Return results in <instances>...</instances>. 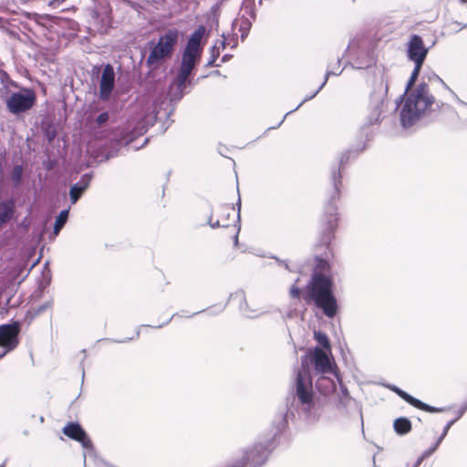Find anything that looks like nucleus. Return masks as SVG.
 <instances>
[{"label": "nucleus", "mask_w": 467, "mask_h": 467, "mask_svg": "<svg viewBox=\"0 0 467 467\" xmlns=\"http://www.w3.org/2000/svg\"><path fill=\"white\" fill-rule=\"evenodd\" d=\"M35 100V93L31 89L26 88L20 92L12 93L6 100V106L11 113L18 114L31 109Z\"/></svg>", "instance_id": "12"}, {"label": "nucleus", "mask_w": 467, "mask_h": 467, "mask_svg": "<svg viewBox=\"0 0 467 467\" xmlns=\"http://www.w3.org/2000/svg\"><path fill=\"white\" fill-rule=\"evenodd\" d=\"M15 211L16 205L13 201L0 202V228L13 218Z\"/></svg>", "instance_id": "21"}, {"label": "nucleus", "mask_w": 467, "mask_h": 467, "mask_svg": "<svg viewBox=\"0 0 467 467\" xmlns=\"http://www.w3.org/2000/svg\"><path fill=\"white\" fill-rule=\"evenodd\" d=\"M440 444H441V442H438V440H437L436 442L431 448H429L422 453L421 457L418 461V463H420L423 459L431 456L438 449Z\"/></svg>", "instance_id": "31"}, {"label": "nucleus", "mask_w": 467, "mask_h": 467, "mask_svg": "<svg viewBox=\"0 0 467 467\" xmlns=\"http://www.w3.org/2000/svg\"><path fill=\"white\" fill-rule=\"evenodd\" d=\"M90 181L91 174L85 173L81 176L79 182L70 187L69 197L72 204H75L86 192L89 186Z\"/></svg>", "instance_id": "19"}, {"label": "nucleus", "mask_w": 467, "mask_h": 467, "mask_svg": "<svg viewBox=\"0 0 467 467\" xmlns=\"http://www.w3.org/2000/svg\"><path fill=\"white\" fill-rule=\"evenodd\" d=\"M406 53L408 59L414 63V68L406 85L404 95L400 96L397 102H401L406 95L400 110V119L403 128H410L431 112L434 106L438 105L435 98L430 92L429 85L424 81L425 77L412 88L429 53V48L425 47L420 36L416 34L410 36L407 43Z\"/></svg>", "instance_id": "1"}, {"label": "nucleus", "mask_w": 467, "mask_h": 467, "mask_svg": "<svg viewBox=\"0 0 467 467\" xmlns=\"http://www.w3.org/2000/svg\"><path fill=\"white\" fill-rule=\"evenodd\" d=\"M109 115L108 112H102L100 113L98 117H97V123L99 125H102L104 123H106L108 120H109Z\"/></svg>", "instance_id": "34"}, {"label": "nucleus", "mask_w": 467, "mask_h": 467, "mask_svg": "<svg viewBox=\"0 0 467 467\" xmlns=\"http://www.w3.org/2000/svg\"><path fill=\"white\" fill-rule=\"evenodd\" d=\"M394 431L399 435H405L411 431V422L409 419L400 417L394 420Z\"/></svg>", "instance_id": "22"}, {"label": "nucleus", "mask_w": 467, "mask_h": 467, "mask_svg": "<svg viewBox=\"0 0 467 467\" xmlns=\"http://www.w3.org/2000/svg\"><path fill=\"white\" fill-rule=\"evenodd\" d=\"M309 366L313 367L314 372L317 375L330 374L336 377L331 351H325L322 348L316 347L308 349L306 355L301 358V368L295 375L294 383L296 381L300 374H305L308 378L311 385V391H313V379L309 371Z\"/></svg>", "instance_id": "7"}, {"label": "nucleus", "mask_w": 467, "mask_h": 467, "mask_svg": "<svg viewBox=\"0 0 467 467\" xmlns=\"http://www.w3.org/2000/svg\"><path fill=\"white\" fill-rule=\"evenodd\" d=\"M317 262V270L305 287L303 298L306 302L313 303L321 309L327 317L333 318L338 310L337 300L333 293L331 278L322 273L328 268V264L323 259H319Z\"/></svg>", "instance_id": "3"}, {"label": "nucleus", "mask_w": 467, "mask_h": 467, "mask_svg": "<svg viewBox=\"0 0 467 467\" xmlns=\"http://www.w3.org/2000/svg\"><path fill=\"white\" fill-rule=\"evenodd\" d=\"M413 407L415 408H418L420 410H422L424 411H427V412H441L444 410V409L442 408H436V407H432L431 405H428L424 402H422L421 400H418V399H414L412 404H411Z\"/></svg>", "instance_id": "26"}, {"label": "nucleus", "mask_w": 467, "mask_h": 467, "mask_svg": "<svg viewBox=\"0 0 467 467\" xmlns=\"http://www.w3.org/2000/svg\"><path fill=\"white\" fill-rule=\"evenodd\" d=\"M388 388L393 392H395L398 396H400L402 400L407 401L409 404H412L415 399L414 397H412L411 395H410L409 393H407L406 391L402 390L401 389L398 388L395 385H388Z\"/></svg>", "instance_id": "27"}, {"label": "nucleus", "mask_w": 467, "mask_h": 467, "mask_svg": "<svg viewBox=\"0 0 467 467\" xmlns=\"http://www.w3.org/2000/svg\"><path fill=\"white\" fill-rule=\"evenodd\" d=\"M158 114L159 111H156L154 115L148 116L139 120L134 126L133 130L123 137V140L125 141V143L129 145L135 140V138L140 137L146 133L148 128L153 125L154 121L157 119Z\"/></svg>", "instance_id": "17"}, {"label": "nucleus", "mask_w": 467, "mask_h": 467, "mask_svg": "<svg viewBox=\"0 0 467 467\" xmlns=\"http://www.w3.org/2000/svg\"><path fill=\"white\" fill-rule=\"evenodd\" d=\"M249 29H250V23L247 21L245 22V26H241L240 31L242 32V34H241L242 40H244L247 36Z\"/></svg>", "instance_id": "36"}, {"label": "nucleus", "mask_w": 467, "mask_h": 467, "mask_svg": "<svg viewBox=\"0 0 467 467\" xmlns=\"http://www.w3.org/2000/svg\"><path fill=\"white\" fill-rule=\"evenodd\" d=\"M340 59H337V61L334 64V65H329L328 67H327V70L328 69H333L335 71H339L341 70V72L343 71V68H340Z\"/></svg>", "instance_id": "39"}, {"label": "nucleus", "mask_w": 467, "mask_h": 467, "mask_svg": "<svg viewBox=\"0 0 467 467\" xmlns=\"http://www.w3.org/2000/svg\"><path fill=\"white\" fill-rule=\"evenodd\" d=\"M340 74H341V70H339V71H335V70H333V69H328V70H327L326 75H325V79H324V81L322 82V84L319 86V88H317V89L313 94H308V96H306V98H305V99H304L299 103V105H298L296 109H294L293 110L288 111V112L284 116V118L282 119V120L277 124V126H276V127H271L270 129H276V128H278V127H279V126L284 122V120H285V119L286 118V116H287V115H289L290 113H292V112H294V111L297 110V109H299V108H300V107H301L305 102H306V101H308V100H310V99H314V98H315V97L319 93V91H320V90L325 87V85L327 84V79H328V78H329L330 76H338V75H340Z\"/></svg>", "instance_id": "20"}, {"label": "nucleus", "mask_w": 467, "mask_h": 467, "mask_svg": "<svg viewBox=\"0 0 467 467\" xmlns=\"http://www.w3.org/2000/svg\"><path fill=\"white\" fill-rule=\"evenodd\" d=\"M5 462H3L0 467H5Z\"/></svg>", "instance_id": "53"}, {"label": "nucleus", "mask_w": 467, "mask_h": 467, "mask_svg": "<svg viewBox=\"0 0 467 467\" xmlns=\"http://www.w3.org/2000/svg\"><path fill=\"white\" fill-rule=\"evenodd\" d=\"M300 294H301V291H300V289L298 287H296V285H293L291 287L290 295H291L292 297L297 298V297H299Z\"/></svg>", "instance_id": "38"}, {"label": "nucleus", "mask_w": 467, "mask_h": 467, "mask_svg": "<svg viewBox=\"0 0 467 467\" xmlns=\"http://www.w3.org/2000/svg\"><path fill=\"white\" fill-rule=\"evenodd\" d=\"M84 462H86V454L83 455Z\"/></svg>", "instance_id": "54"}, {"label": "nucleus", "mask_w": 467, "mask_h": 467, "mask_svg": "<svg viewBox=\"0 0 467 467\" xmlns=\"http://www.w3.org/2000/svg\"><path fill=\"white\" fill-rule=\"evenodd\" d=\"M285 267L288 269V265L286 263H283Z\"/></svg>", "instance_id": "52"}, {"label": "nucleus", "mask_w": 467, "mask_h": 467, "mask_svg": "<svg viewBox=\"0 0 467 467\" xmlns=\"http://www.w3.org/2000/svg\"><path fill=\"white\" fill-rule=\"evenodd\" d=\"M222 47L221 45L219 44V41H217L211 48V58L209 59V61L207 62V67H213L214 66V63L216 61V59L218 58V57L220 56V51H221Z\"/></svg>", "instance_id": "28"}, {"label": "nucleus", "mask_w": 467, "mask_h": 467, "mask_svg": "<svg viewBox=\"0 0 467 467\" xmlns=\"http://www.w3.org/2000/svg\"><path fill=\"white\" fill-rule=\"evenodd\" d=\"M69 214V209L62 210L56 218V222L54 224V234L57 235L61 229L66 224Z\"/></svg>", "instance_id": "23"}, {"label": "nucleus", "mask_w": 467, "mask_h": 467, "mask_svg": "<svg viewBox=\"0 0 467 467\" xmlns=\"http://www.w3.org/2000/svg\"><path fill=\"white\" fill-rule=\"evenodd\" d=\"M7 352H8V351H7V348H5V351H3L2 353H0V358H1L2 357H4Z\"/></svg>", "instance_id": "49"}, {"label": "nucleus", "mask_w": 467, "mask_h": 467, "mask_svg": "<svg viewBox=\"0 0 467 467\" xmlns=\"http://www.w3.org/2000/svg\"><path fill=\"white\" fill-rule=\"evenodd\" d=\"M52 303L50 301L46 302L45 304L39 306L36 310V314L39 315L43 313L47 308L51 307Z\"/></svg>", "instance_id": "37"}, {"label": "nucleus", "mask_w": 467, "mask_h": 467, "mask_svg": "<svg viewBox=\"0 0 467 467\" xmlns=\"http://www.w3.org/2000/svg\"><path fill=\"white\" fill-rule=\"evenodd\" d=\"M205 34L203 26H198L190 36L182 52L180 69L175 78V84L180 90L185 87L186 81L201 58L202 53V39Z\"/></svg>", "instance_id": "6"}, {"label": "nucleus", "mask_w": 467, "mask_h": 467, "mask_svg": "<svg viewBox=\"0 0 467 467\" xmlns=\"http://www.w3.org/2000/svg\"><path fill=\"white\" fill-rule=\"evenodd\" d=\"M335 379L338 380L337 374L336 377L330 374H319V377L316 379L315 387L321 396L317 395L314 391L313 393L322 401V408L326 402V397L336 390Z\"/></svg>", "instance_id": "15"}, {"label": "nucleus", "mask_w": 467, "mask_h": 467, "mask_svg": "<svg viewBox=\"0 0 467 467\" xmlns=\"http://www.w3.org/2000/svg\"><path fill=\"white\" fill-rule=\"evenodd\" d=\"M140 327H139L137 332H136V337H138L140 336Z\"/></svg>", "instance_id": "50"}, {"label": "nucleus", "mask_w": 467, "mask_h": 467, "mask_svg": "<svg viewBox=\"0 0 467 467\" xmlns=\"http://www.w3.org/2000/svg\"><path fill=\"white\" fill-rule=\"evenodd\" d=\"M427 78L429 81H437L441 83L445 88L450 89L447 84L437 74L431 73Z\"/></svg>", "instance_id": "33"}, {"label": "nucleus", "mask_w": 467, "mask_h": 467, "mask_svg": "<svg viewBox=\"0 0 467 467\" xmlns=\"http://www.w3.org/2000/svg\"><path fill=\"white\" fill-rule=\"evenodd\" d=\"M315 340L323 348L325 351H331L330 342L326 333L321 331L314 332Z\"/></svg>", "instance_id": "24"}, {"label": "nucleus", "mask_w": 467, "mask_h": 467, "mask_svg": "<svg viewBox=\"0 0 467 467\" xmlns=\"http://www.w3.org/2000/svg\"><path fill=\"white\" fill-rule=\"evenodd\" d=\"M467 410V403L463 404L460 410H458V413H457V417L455 419H457V420L462 417V415L465 413V411Z\"/></svg>", "instance_id": "40"}, {"label": "nucleus", "mask_w": 467, "mask_h": 467, "mask_svg": "<svg viewBox=\"0 0 467 467\" xmlns=\"http://www.w3.org/2000/svg\"><path fill=\"white\" fill-rule=\"evenodd\" d=\"M176 316H180V317H183V315H181V314H174L171 318H169L164 324H161V325H159V326H154L153 327H157V328H161L164 325H167L171 319L172 317H176Z\"/></svg>", "instance_id": "41"}, {"label": "nucleus", "mask_w": 467, "mask_h": 467, "mask_svg": "<svg viewBox=\"0 0 467 467\" xmlns=\"http://www.w3.org/2000/svg\"><path fill=\"white\" fill-rule=\"evenodd\" d=\"M460 2H461L462 4H465V3L467 2V0H460Z\"/></svg>", "instance_id": "51"}, {"label": "nucleus", "mask_w": 467, "mask_h": 467, "mask_svg": "<svg viewBox=\"0 0 467 467\" xmlns=\"http://www.w3.org/2000/svg\"><path fill=\"white\" fill-rule=\"evenodd\" d=\"M147 142H148V139H145V140H144L143 144H142V145H140V146H136V147H135V149H136V150H138V149L141 148V147H142L143 145H145Z\"/></svg>", "instance_id": "46"}, {"label": "nucleus", "mask_w": 467, "mask_h": 467, "mask_svg": "<svg viewBox=\"0 0 467 467\" xmlns=\"http://www.w3.org/2000/svg\"><path fill=\"white\" fill-rule=\"evenodd\" d=\"M346 56L354 68L365 69L376 64L372 45L364 37L351 39L346 49Z\"/></svg>", "instance_id": "8"}, {"label": "nucleus", "mask_w": 467, "mask_h": 467, "mask_svg": "<svg viewBox=\"0 0 467 467\" xmlns=\"http://www.w3.org/2000/svg\"><path fill=\"white\" fill-rule=\"evenodd\" d=\"M223 39L218 40L219 44L221 45L222 48H225L226 46L231 47V48H234L238 45V39L236 34H223L222 35Z\"/></svg>", "instance_id": "25"}, {"label": "nucleus", "mask_w": 467, "mask_h": 467, "mask_svg": "<svg viewBox=\"0 0 467 467\" xmlns=\"http://www.w3.org/2000/svg\"><path fill=\"white\" fill-rule=\"evenodd\" d=\"M208 224L213 229H215V228H218V227H226L227 226V224L221 223L219 220L213 221L212 215L208 219Z\"/></svg>", "instance_id": "35"}, {"label": "nucleus", "mask_w": 467, "mask_h": 467, "mask_svg": "<svg viewBox=\"0 0 467 467\" xmlns=\"http://www.w3.org/2000/svg\"><path fill=\"white\" fill-rule=\"evenodd\" d=\"M349 152H343L338 160V163L331 168L330 182L332 190L328 193V198L324 204L323 213L321 215L322 236L321 243L328 245L334 237V232L338 223L337 202L340 200L342 188V166L348 161Z\"/></svg>", "instance_id": "4"}, {"label": "nucleus", "mask_w": 467, "mask_h": 467, "mask_svg": "<svg viewBox=\"0 0 467 467\" xmlns=\"http://www.w3.org/2000/svg\"><path fill=\"white\" fill-rule=\"evenodd\" d=\"M23 176V167L21 165H16L13 168L11 178L16 184H20Z\"/></svg>", "instance_id": "30"}, {"label": "nucleus", "mask_w": 467, "mask_h": 467, "mask_svg": "<svg viewBox=\"0 0 467 467\" xmlns=\"http://www.w3.org/2000/svg\"><path fill=\"white\" fill-rule=\"evenodd\" d=\"M133 338H134V337H130V338H127V339H123V340H118L117 342H118V343H126V342H128V341H130V340H132Z\"/></svg>", "instance_id": "45"}, {"label": "nucleus", "mask_w": 467, "mask_h": 467, "mask_svg": "<svg viewBox=\"0 0 467 467\" xmlns=\"http://www.w3.org/2000/svg\"><path fill=\"white\" fill-rule=\"evenodd\" d=\"M240 228L237 229V232H239ZM238 233L234 235V244L236 245L238 244Z\"/></svg>", "instance_id": "44"}, {"label": "nucleus", "mask_w": 467, "mask_h": 467, "mask_svg": "<svg viewBox=\"0 0 467 467\" xmlns=\"http://www.w3.org/2000/svg\"><path fill=\"white\" fill-rule=\"evenodd\" d=\"M115 87V71L111 64H106L103 67L99 81V99L108 100Z\"/></svg>", "instance_id": "14"}, {"label": "nucleus", "mask_w": 467, "mask_h": 467, "mask_svg": "<svg viewBox=\"0 0 467 467\" xmlns=\"http://www.w3.org/2000/svg\"><path fill=\"white\" fill-rule=\"evenodd\" d=\"M201 312H202V311H198V312L192 313V315H187L186 317H193V316H195V315H197V314H199V313H201Z\"/></svg>", "instance_id": "48"}, {"label": "nucleus", "mask_w": 467, "mask_h": 467, "mask_svg": "<svg viewBox=\"0 0 467 467\" xmlns=\"http://www.w3.org/2000/svg\"><path fill=\"white\" fill-rule=\"evenodd\" d=\"M63 433L70 439L79 441L85 450H92L91 441L78 423L67 424L63 428Z\"/></svg>", "instance_id": "16"}, {"label": "nucleus", "mask_w": 467, "mask_h": 467, "mask_svg": "<svg viewBox=\"0 0 467 467\" xmlns=\"http://www.w3.org/2000/svg\"><path fill=\"white\" fill-rule=\"evenodd\" d=\"M271 442H255L242 450L240 459L244 467H262L271 452Z\"/></svg>", "instance_id": "10"}, {"label": "nucleus", "mask_w": 467, "mask_h": 467, "mask_svg": "<svg viewBox=\"0 0 467 467\" xmlns=\"http://www.w3.org/2000/svg\"><path fill=\"white\" fill-rule=\"evenodd\" d=\"M456 99L459 101V103L462 104V105H467L466 103H464L462 100H461L455 94H454Z\"/></svg>", "instance_id": "47"}, {"label": "nucleus", "mask_w": 467, "mask_h": 467, "mask_svg": "<svg viewBox=\"0 0 467 467\" xmlns=\"http://www.w3.org/2000/svg\"><path fill=\"white\" fill-rule=\"evenodd\" d=\"M349 152H343L338 160V163L331 168L330 182L332 190L328 193V198L324 204L323 213L321 215L322 236L321 243L328 245L334 237V232L338 223L337 202L340 200L342 188V166L348 161Z\"/></svg>", "instance_id": "5"}, {"label": "nucleus", "mask_w": 467, "mask_h": 467, "mask_svg": "<svg viewBox=\"0 0 467 467\" xmlns=\"http://www.w3.org/2000/svg\"><path fill=\"white\" fill-rule=\"evenodd\" d=\"M389 90V84L383 79L374 88L369 97L368 108L370 113L368 121L370 125L377 124L380 121L381 113L383 112L385 98Z\"/></svg>", "instance_id": "11"}, {"label": "nucleus", "mask_w": 467, "mask_h": 467, "mask_svg": "<svg viewBox=\"0 0 467 467\" xmlns=\"http://www.w3.org/2000/svg\"><path fill=\"white\" fill-rule=\"evenodd\" d=\"M19 331V322L0 326V347L7 348V351L16 348L18 344Z\"/></svg>", "instance_id": "13"}, {"label": "nucleus", "mask_w": 467, "mask_h": 467, "mask_svg": "<svg viewBox=\"0 0 467 467\" xmlns=\"http://www.w3.org/2000/svg\"><path fill=\"white\" fill-rule=\"evenodd\" d=\"M237 205H238L237 219L239 220L240 219V209H241V199H240V197L238 198Z\"/></svg>", "instance_id": "42"}, {"label": "nucleus", "mask_w": 467, "mask_h": 467, "mask_svg": "<svg viewBox=\"0 0 467 467\" xmlns=\"http://www.w3.org/2000/svg\"><path fill=\"white\" fill-rule=\"evenodd\" d=\"M231 56L229 55H224L222 58L223 62H225V61H228L230 59Z\"/></svg>", "instance_id": "43"}, {"label": "nucleus", "mask_w": 467, "mask_h": 467, "mask_svg": "<svg viewBox=\"0 0 467 467\" xmlns=\"http://www.w3.org/2000/svg\"><path fill=\"white\" fill-rule=\"evenodd\" d=\"M179 39L177 29H169L164 35L161 36L157 43L153 41L149 43L150 54L146 63L149 67L159 64L161 61L170 58L173 53L174 47Z\"/></svg>", "instance_id": "9"}, {"label": "nucleus", "mask_w": 467, "mask_h": 467, "mask_svg": "<svg viewBox=\"0 0 467 467\" xmlns=\"http://www.w3.org/2000/svg\"><path fill=\"white\" fill-rule=\"evenodd\" d=\"M457 421V419H453L451 420H450L443 428L442 430V432L441 434L440 435V437L438 438V442H441L442 440L446 437L449 430L451 429V427Z\"/></svg>", "instance_id": "32"}, {"label": "nucleus", "mask_w": 467, "mask_h": 467, "mask_svg": "<svg viewBox=\"0 0 467 467\" xmlns=\"http://www.w3.org/2000/svg\"><path fill=\"white\" fill-rule=\"evenodd\" d=\"M322 414V401L311 391L308 378L299 375L285 400L284 406L280 407L272 420L274 436L283 432L288 426L289 420L296 415L307 422H316Z\"/></svg>", "instance_id": "2"}, {"label": "nucleus", "mask_w": 467, "mask_h": 467, "mask_svg": "<svg viewBox=\"0 0 467 467\" xmlns=\"http://www.w3.org/2000/svg\"><path fill=\"white\" fill-rule=\"evenodd\" d=\"M341 388V396L339 397V405L346 408L349 405V403L351 402V397L349 396L348 394V391L347 389V388H345L344 386H340Z\"/></svg>", "instance_id": "29"}, {"label": "nucleus", "mask_w": 467, "mask_h": 467, "mask_svg": "<svg viewBox=\"0 0 467 467\" xmlns=\"http://www.w3.org/2000/svg\"><path fill=\"white\" fill-rule=\"evenodd\" d=\"M231 300L239 302V308L242 314L248 318H254L262 314L260 309H254L249 306L244 291H237L230 296Z\"/></svg>", "instance_id": "18"}]
</instances>
